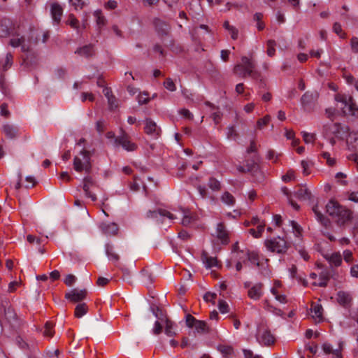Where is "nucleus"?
<instances>
[{"label": "nucleus", "mask_w": 358, "mask_h": 358, "mask_svg": "<svg viewBox=\"0 0 358 358\" xmlns=\"http://www.w3.org/2000/svg\"><path fill=\"white\" fill-rule=\"evenodd\" d=\"M327 213L339 227L344 226L352 219L350 210L340 205L337 201L331 200L326 205Z\"/></svg>", "instance_id": "obj_1"}, {"label": "nucleus", "mask_w": 358, "mask_h": 358, "mask_svg": "<svg viewBox=\"0 0 358 358\" xmlns=\"http://www.w3.org/2000/svg\"><path fill=\"white\" fill-rule=\"evenodd\" d=\"M255 68L256 65L252 59L247 57H243L241 62L235 65L234 73L241 78H245L248 76L254 80H258L260 78V73Z\"/></svg>", "instance_id": "obj_2"}, {"label": "nucleus", "mask_w": 358, "mask_h": 358, "mask_svg": "<svg viewBox=\"0 0 358 358\" xmlns=\"http://www.w3.org/2000/svg\"><path fill=\"white\" fill-rule=\"evenodd\" d=\"M92 153L85 149H82L73 159V169L77 172L84 171L89 173L92 169L91 157Z\"/></svg>", "instance_id": "obj_3"}, {"label": "nucleus", "mask_w": 358, "mask_h": 358, "mask_svg": "<svg viewBox=\"0 0 358 358\" xmlns=\"http://www.w3.org/2000/svg\"><path fill=\"white\" fill-rule=\"evenodd\" d=\"M256 339L260 345L264 346H270L273 345L275 341L271 331L263 325L257 327Z\"/></svg>", "instance_id": "obj_4"}, {"label": "nucleus", "mask_w": 358, "mask_h": 358, "mask_svg": "<svg viewBox=\"0 0 358 358\" xmlns=\"http://www.w3.org/2000/svg\"><path fill=\"white\" fill-rule=\"evenodd\" d=\"M265 246L269 251L279 254L285 253L288 248L286 241L280 237L265 241Z\"/></svg>", "instance_id": "obj_5"}, {"label": "nucleus", "mask_w": 358, "mask_h": 358, "mask_svg": "<svg viewBox=\"0 0 358 358\" xmlns=\"http://www.w3.org/2000/svg\"><path fill=\"white\" fill-rule=\"evenodd\" d=\"M114 143L116 146H121L127 152L135 151L138 148L136 143L130 141L129 136L122 129L120 134L115 138Z\"/></svg>", "instance_id": "obj_6"}, {"label": "nucleus", "mask_w": 358, "mask_h": 358, "mask_svg": "<svg viewBox=\"0 0 358 358\" xmlns=\"http://www.w3.org/2000/svg\"><path fill=\"white\" fill-rule=\"evenodd\" d=\"M319 94L317 92H306L301 99V103L306 111H312L317 103Z\"/></svg>", "instance_id": "obj_7"}, {"label": "nucleus", "mask_w": 358, "mask_h": 358, "mask_svg": "<svg viewBox=\"0 0 358 358\" xmlns=\"http://www.w3.org/2000/svg\"><path fill=\"white\" fill-rule=\"evenodd\" d=\"M146 217L149 219H155L157 222H162L165 217L173 221L177 219V217L172 213L165 209H157L156 210H149L146 213Z\"/></svg>", "instance_id": "obj_8"}, {"label": "nucleus", "mask_w": 358, "mask_h": 358, "mask_svg": "<svg viewBox=\"0 0 358 358\" xmlns=\"http://www.w3.org/2000/svg\"><path fill=\"white\" fill-rule=\"evenodd\" d=\"M145 132L148 136H150L151 138L154 139L158 138L161 135V128L157 126L155 122L150 118H147L145 120Z\"/></svg>", "instance_id": "obj_9"}, {"label": "nucleus", "mask_w": 358, "mask_h": 358, "mask_svg": "<svg viewBox=\"0 0 358 358\" xmlns=\"http://www.w3.org/2000/svg\"><path fill=\"white\" fill-rule=\"evenodd\" d=\"M64 9L58 3H52L50 5V15L54 24L58 25L62 20Z\"/></svg>", "instance_id": "obj_10"}, {"label": "nucleus", "mask_w": 358, "mask_h": 358, "mask_svg": "<svg viewBox=\"0 0 358 358\" xmlns=\"http://www.w3.org/2000/svg\"><path fill=\"white\" fill-rule=\"evenodd\" d=\"M87 296L86 289H73L69 292L66 293L65 297L71 302H79L85 299Z\"/></svg>", "instance_id": "obj_11"}, {"label": "nucleus", "mask_w": 358, "mask_h": 358, "mask_svg": "<svg viewBox=\"0 0 358 358\" xmlns=\"http://www.w3.org/2000/svg\"><path fill=\"white\" fill-rule=\"evenodd\" d=\"M99 229L106 235L115 236L117 234L119 227L115 222H101L99 226Z\"/></svg>", "instance_id": "obj_12"}, {"label": "nucleus", "mask_w": 358, "mask_h": 358, "mask_svg": "<svg viewBox=\"0 0 358 358\" xmlns=\"http://www.w3.org/2000/svg\"><path fill=\"white\" fill-rule=\"evenodd\" d=\"M215 234L217 239L220 240L223 245L228 244L229 241V232L223 223L220 222L217 224Z\"/></svg>", "instance_id": "obj_13"}, {"label": "nucleus", "mask_w": 358, "mask_h": 358, "mask_svg": "<svg viewBox=\"0 0 358 358\" xmlns=\"http://www.w3.org/2000/svg\"><path fill=\"white\" fill-rule=\"evenodd\" d=\"M263 288L264 285L262 283H256L248 289V296L253 300H259L263 295Z\"/></svg>", "instance_id": "obj_14"}, {"label": "nucleus", "mask_w": 358, "mask_h": 358, "mask_svg": "<svg viewBox=\"0 0 358 358\" xmlns=\"http://www.w3.org/2000/svg\"><path fill=\"white\" fill-rule=\"evenodd\" d=\"M13 36H15V34H12ZM16 38L13 37L10 41L9 45H11L13 48H17L19 46L21 47V50L22 52H29V46L24 44V37L20 36L19 37V34H16Z\"/></svg>", "instance_id": "obj_15"}, {"label": "nucleus", "mask_w": 358, "mask_h": 358, "mask_svg": "<svg viewBox=\"0 0 358 358\" xmlns=\"http://www.w3.org/2000/svg\"><path fill=\"white\" fill-rule=\"evenodd\" d=\"M180 214L182 216V224L185 227L189 226L194 222L196 219V216L188 209L181 208Z\"/></svg>", "instance_id": "obj_16"}, {"label": "nucleus", "mask_w": 358, "mask_h": 358, "mask_svg": "<svg viewBox=\"0 0 358 358\" xmlns=\"http://www.w3.org/2000/svg\"><path fill=\"white\" fill-rule=\"evenodd\" d=\"M260 157L259 154L252 155L250 159L245 161L246 167L249 172H257L259 170Z\"/></svg>", "instance_id": "obj_17"}, {"label": "nucleus", "mask_w": 358, "mask_h": 358, "mask_svg": "<svg viewBox=\"0 0 358 358\" xmlns=\"http://www.w3.org/2000/svg\"><path fill=\"white\" fill-rule=\"evenodd\" d=\"M94 185V180L92 177L87 176L83 179V190L85 192V196L87 197L90 198L93 201H96V196L94 194H92L90 189Z\"/></svg>", "instance_id": "obj_18"}, {"label": "nucleus", "mask_w": 358, "mask_h": 358, "mask_svg": "<svg viewBox=\"0 0 358 358\" xmlns=\"http://www.w3.org/2000/svg\"><path fill=\"white\" fill-rule=\"evenodd\" d=\"M2 131L4 134L10 139L15 138L17 137L19 134V129L17 127L8 123L3 125Z\"/></svg>", "instance_id": "obj_19"}, {"label": "nucleus", "mask_w": 358, "mask_h": 358, "mask_svg": "<svg viewBox=\"0 0 358 358\" xmlns=\"http://www.w3.org/2000/svg\"><path fill=\"white\" fill-rule=\"evenodd\" d=\"M12 23L8 19H2L0 21V37L6 38L11 34L10 28Z\"/></svg>", "instance_id": "obj_20"}, {"label": "nucleus", "mask_w": 358, "mask_h": 358, "mask_svg": "<svg viewBox=\"0 0 358 358\" xmlns=\"http://www.w3.org/2000/svg\"><path fill=\"white\" fill-rule=\"evenodd\" d=\"M313 211L317 220L319 221L325 228H328L331 225V222L329 219L324 216V215L318 210L317 205L313 207Z\"/></svg>", "instance_id": "obj_21"}, {"label": "nucleus", "mask_w": 358, "mask_h": 358, "mask_svg": "<svg viewBox=\"0 0 358 358\" xmlns=\"http://www.w3.org/2000/svg\"><path fill=\"white\" fill-rule=\"evenodd\" d=\"M342 109L343 113L345 115H349L355 117L358 116V107L354 102L352 97H351V100L349 101V103H347V106L343 107Z\"/></svg>", "instance_id": "obj_22"}, {"label": "nucleus", "mask_w": 358, "mask_h": 358, "mask_svg": "<svg viewBox=\"0 0 358 358\" xmlns=\"http://www.w3.org/2000/svg\"><path fill=\"white\" fill-rule=\"evenodd\" d=\"M201 259L207 268H211L212 267L216 266L217 265V258L209 256L208 254L205 251H203L201 254Z\"/></svg>", "instance_id": "obj_23"}, {"label": "nucleus", "mask_w": 358, "mask_h": 358, "mask_svg": "<svg viewBox=\"0 0 358 358\" xmlns=\"http://www.w3.org/2000/svg\"><path fill=\"white\" fill-rule=\"evenodd\" d=\"M352 298L349 293L339 291L337 293V301L338 303L344 307L348 306L351 302Z\"/></svg>", "instance_id": "obj_24"}, {"label": "nucleus", "mask_w": 358, "mask_h": 358, "mask_svg": "<svg viewBox=\"0 0 358 358\" xmlns=\"http://www.w3.org/2000/svg\"><path fill=\"white\" fill-rule=\"evenodd\" d=\"M294 196L301 201H308L310 199L311 193L307 189L304 187L299 188L297 191L294 192Z\"/></svg>", "instance_id": "obj_25"}, {"label": "nucleus", "mask_w": 358, "mask_h": 358, "mask_svg": "<svg viewBox=\"0 0 358 358\" xmlns=\"http://www.w3.org/2000/svg\"><path fill=\"white\" fill-rule=\"evenodd\" d=\"M310 311L312 317L317 322L322 320L323 308L320 304L313 303L311 306Z\"/></svg>", "instance_id": "obj_26"}, {"label": "nucleus", "mask_w": 358, "mask_h": 358, "mask_svg": "<svg viewBox=\"0 0 358 358\" xmlns=\"http://www.w3.org/2000/svg\"><path fill=\"white\" fill-rule=\"evenodd\" d=\"M106 254L108 257L109 260L117 263L120 259V256L117 254L114 250V248L110 244H106L105 246Z\"/></svg>", "instance_id": "obj_27"}, {"label": "nucleus", "mask_w": 358, "mask_h": 358, "mask_svg": "<svg viewBox=\"0 0 358 358\" xmlns=\"http://www.w3.org/2000/svg\"><path fill=\"white\" fill-rule=\"evenodd\" d=\"M75 53L82 57H90L94 54L93 46L92 45H84L78 48Z\"/></svg>", "instance_id": "obj_28"}, {"label": "nucleus", "mask_w": 358, "mask_h": 358, "mask_svg": "<svg viewBox=\"0 0 358 358\" xmlns=\"http://www.w3.org/2000/svg\"><path fill=\"white\" fill-rule=\"evenodd\" d=\"M4 316L6 320L12 325H14L17 323V315L14 310L8 307L7 308H5L4 310Z\"/></svg>", "instance_id": "obj_29"}, {"label": "nucleus", "mask_w": 358, "mask_h": 358, "mask_svg": "<svg viewBox=\"0 0 358 358\" xmlns=\"http://www.w3.org/2000/svg\"><path fill=\"white\" fill-rule=\"evenodd\" d=\"M205 104L207 106H209L211 110L213 111L211 113V117H212L213 120L214 121L215 124H217L221 120V117H222L221 113L219 111L218 108H216L210 102L206 101L205 103Z\"/></svg>", "instance_id": "obj_30"}, {"label": "nucleus", "mask_w": 358, "mask_h": 358, "mask_svg": "<svg viewBox=\"0 0 358 358\" xmlns=\"http://www.w3.org/2000/svg\"><path fill=\"white\" fill-rule=\"evenodd\" d=\"M162 322L165 324V334L168 336H173L176 334L174 329V324L172 321L169 320L168 318H165L164 320L161 318Z\"/></svg>", "instance_id": "obj_31"}, {"label": "nucleus", "mask_w": 358, "mask_h": 358, "mask_svg": "<svg viewBox=\"0 0 358 358\" xmlns=\"http://www.w3.org/2000/svg\"><path fill=\"white\" fill-rule=\"evenodd\" d=\"M66 23L73 29H76L78 34L81 33L79 21L77 20V18L75 17L73 14L69 15L68 20L66 22Z\"/></svg>", "instance_id": "obj_32"}, {"label": "nucleus", "mask_w": 358, "mask_h": 358, "mask_svg": "<svg viewBox=\"0 0 358 358\" xmlns=\"http://www.w3.org/2000/svg\"><path fill=\"white\" fill-rule=\"evenodd\" d=\"M329 274L327 271H322L320 275L317 282H313V285L319 287H326L329 280Z\"/></svg>", "instance_id": "obj_33"}, {"label": "nucleus", "mask_w": 358, "mask_h": 358, "mask_svg": "<svg viewBox=\"0 0 358 358\" xmlns=\"http://www.w3.org/2000/svg\"><path fill=\"white\" fill-rule=\"evenodd\" d=\"M155 25L157 31L161 34H166L169 30V25L160 20H156Z\"/></svg>", "instance_id": "obj_34"}, {"label": "nucleus", "mask_w": 358, "mask_h": 358, "mask_svg": "<svg viewBox=\"0 0 358 358\" xmlns=\"http://www.w3.org/2000/svg\"><path fill=\"white\" fill-rule=\"evenodd\" d=\"M194 328L196 332L199 334L208 333L210 331L207 323L203 320H198L196 322Z\"/></svg>", "instance_id": "obj_35"}, {"label": "nucleus", "mask_w": 358, "mask_h": 358, "mask_svg": "<svg viewBox=\"0 0 358 358\" xmlns=\"http://www.w3.org/2000/svg\"><path fill=\"white\" fill-rule=\"evenodd\" d=\"M13 55L11 53L8 52L6 55V58L4 59L0 60V65L2 66L3 71H6L9 69L13 64Z\"/></svg>", "instance_id": "obj_36"}, {"label": "nucleus", "mask_w": 358, "mask_h": 358, "mask_svg": "<svg viewBox=\"0 0 358 358\" xmlns=\"http://www.w3.org/2000/svg\"><path fill=\"white\" fill-rule=\"evenodd\" d=\"M282 192L287 196L289 203L295 209L299 210V206L293 201L292 194L290 193L289 190L286 187H282L281 188Z\"/></svg>", "instance_id": "obj_37"}, {"label": "nucleus", "mask_w": 358, "mask_h": 358, "mask_svg": "<svg viewBox=\"0 0 358 358\" xmlns=\"http://www.w3.org/2000/svg\"><path fill=\"white\" fill-rule=\"evenodd\" d=\"M87 306L86 303H79L76 306L75 309V316L78 318H80L84 315H85L87 312Z\"/></svg>", "instance_id": "obj_38"}, {"label": "nucleus", "mask_w": 358, "mask_h": 358, "mask_svg": "<svg viewBox=\"0 0 358 358\" xmlns=\"http://www.w3.org/2000/svg\"><path fill=\"white\" fill-rule=\"evenodd\" d=\"M221 200L224 203L228 206H233L235 203V198L229 192L223 193L221 196Z\"/></svg>", "instance_id": "obj_39"}, {"label": "nucleus", "mask_w": 358, "mask_h": 358, "mask_svg": "<svg viewBox=\"0 0 358 358\" xmlns=\"http://www.w3.org/2000/svg\"><path fill=\"white\" fill-rule=\"evenodd\" d=\"M331 266H338L342 262L341 255L338 253H334L328 258Z\"/></svg>", "instance_id": "obj_40"}, {"label": "nucleus", "mask_w": 358, "mask_h": 358, "mask_svg": "<svg viewBox=\"0 0 358 358\" xmlns=\"http://www.w3.org/2000/svg\"><path fill=\"white\" fill-rule=\"evenodd\" d=\"M94 15L96 17V24L101 27L102 26H104L106 24V18L102 15L101 11L100 10H96L94 13Z\"/></svg>", "instance_id": "obj_41"}, {"label": "nucleus", "mask_w": 358, "mask_h": 358, "mask_svg": "<svg viewBox=\"0 0 358 358\" xmlns=\"http://www.w3.org/2000/svg\"><path fill=\"white\" fill-rule=\"evenodd\" d=\"M351 97L352 96H347L345 94H338L335 96V100L338 102L341 103L343 107H346L347 103H349V101L351 100Z\"/></svg>", "instance_id": "obj_42"}, {"label": "nucleus", "mask_w": 358, "mask_h": 358, "mask_svg": "<svg viewBox=\"0 0 358 358\" xmlns=\"http://www.w3.org/2000/svg\"><path fill=\"white\" fill-rule=\"evenodd\" d=\"M53 324L51 322H47L45 324V329L43 331V336L51 338L53 336L54 331L52 330Z\"/></svg>", "instance_id": "obj_43"}, {"label": "nucleus", "mask_w": 358, "mask_h": 358, "mask_svg": "<svg viewBox=\"0 0 358 358\" xmlns=\"http://www.w3.org/2000/svg\"><path fill=\"white\" fill-rule=\"evenodd\" d=\"M321 156L324 159H326L327 161V164L329 166H334L336 163V160L335 158L334 157H331V155L329 152H322V154H321Z\"/></svg>", "instance_id": "obj_44"}, {"label": "nucleus", "mask_w": 358, "mask_h": 358, "mask_svg": "<svg viewBox=\"0 0 358 358\" xmlns=\"http://www.w3.org/2000/svg\"><path fill=\"white\" fill-rule=\"evenodd\" d=\"M264 224H259L257 226V230L255 229H250L249 230V232L255 238H259L261 236L262 232L264 231Z\"/></svg>", "instance_id": "obj_45"}, {"label": "nucleus", "mask_w": 358, "mask_h": 358, "mask_svg": "<svg viewBox=\"0 0 358 358\" xmlns=\"http://www.w3.org/2000/svg\"><path fill=\"white\" fill-rule=\"evenodd\" d=\"M208 187L213 191H217L220 189V182L215 178H210L208 183Z\"/></svg>", "instance_id": "obj_46"}, {"label": "nucleus", "mask_w": 358, "mask_h": 358, "mask_svg": "<svg viewBox=\"0 0 358 358\" xmlns=\"http://www.w3.org/2000/svg\"><path fill=\"white\" fill-rule=\"evenodd\" d=\"M246 255H247L248 261H250L251 262V264L256 265L257 266H259L258 255L255 252L247 251Z\"/></svg>", "instance_id": "obj_47"}, {"label": "nucleus", "mask_w": 358, "mask_h": 358, "mask_svg": "<svg viewBox=\"0 0 358 358\" xmlns=\"http://www.w3.org/2000/svg\"><path fill=\"white\" fill-rule=\"evenodd\" d=\"M344 127L339 123H334L330 126L331 132L336 136L340 135Z\"/></svg>", "instance_id": "obj_48"}, {"label": "nucleus", "mask_w": 358, "mask_h": 358, "mask_svg": "<svg viewBox=\"0 0 358 358\" xmlns=\"http://www.w3.org/2000/svg\"><path fill=\"white\" fill-rule=\"evenodd\" d=\"M275 42L273 40H268L267 41V55L269 57H273L275 52Z\"/></svg>", "instance_id": "obj_49"}, {"label": "nucleus", "mask_w": 358, "mask_h": 358, "mask_svg": "<svg viewBox=\"0 0 358 358\" xmlns=\"http://www.w3.org/2000/svg\"><path fill=\"white\" fill-rule=\"evenodd\" d=\"M302 136L306 143H313L315 139V134L302 131Z\"/></svg>", "instance_id": "obj_50"}, {"label": "nucleus", "mask_w": 358, "mask_h": 358, "mask_svg": "<svg viewBox=\"0 0 358 358\" xmlns=\"http://www.w3.org/2000/svg\"><path fill=\"white\" fill-rule=\"evenodd\" d=\"M69 1L76 10L82 9L87 5V3L84 0H69Z\"/></svg>", "instance_id": "obj_51"}, {"label": "nucleus", "mask_w": 358, "mask_h": 358, "mask_svg": "<svg viewBox=\"0 0 358 358\" xmlns=\"http://www.w3.org/2000/svg\"><path fill=\"white\" fill-rule=\"evenodd\" d=\"M247 154H258L257 152V145L255 140H252L250 141L249 147L246 150Z\"/></svg>", "instance_id": "obj_52"}, {"label": "nucleus", "mask_w": 358, "mask_h": 358, "mask_svg": "<svg viewBox=\"0 0 358 358\" xmlns=\"http://www.w3.org/2000/svg\"><path fill=\"white\" fill-rule=\"evenodd\" d=\"M271 120L269 115H266L263 118L258 120L257 122V127L261 129L264 126L266 125Z\"/></svg>", "instance_id": "obj_53"}, {"label": "nucleus", "mask_w": 358, "mask_h": 358, "mask_svg": "<svg viewBox=\"0 0 358 358\" xmlns=\"http://www.w3.org/2000/svg\"><path fill=\"white\" fill-rule=\"evenodd\" d=\"M164 87L171 92H174L176 90V85L171 78H167L164 83Z\"/></svg>", "instance_id": "obj_54"}, {"label": "nucleus", "mask_w": 358, "mask_h": 358, "mask_svg": "<svg viewBox=\"0 0 358 358\" xmlns=\"http://www.w3.org/2000/svg\"><path fill=\"white\" fill-rule=\"evenodd\" d=\"M198 320H196L195 317H194L190 314H188L186 315V324L188 327L192 328L194 327L196 324V322H197Z\"/></svg>", "instance_id": "obj_55"}, {"label": "nucleus", "mask_w": 358, "mask_h": 358, "mask_svg": "<svg viewBox=\"0 0 358 358\" xmlns=\"http://www.w3.org/2000/svg\"><path fill=\"white\" fill-rule=\"evenodd\" d=\"M163 325L158 320L155 322L154 327L152 329V333L155 335H159L162 332Z\"/></svg>", "instance_id": "obj_56"}, {"label": "nucleus", "mask_w": 358, "mask_h": 358, "mask_svg": "<svg viewBox=\"0 0 358 358\" xmlns=\"http://www.w3.org/2000/svg\"><path fill=\"white\" fill-rule=\"evenodd\" d=\"M218 308L222 313H227L229 312V306L227 303L223 300L219 301Z\"/></svg>", "instance_id": "obj_57"}, {"label": "nucleus", "mask_w": 358, "mask_h": 358, "mask_svg": "<svg viewBox=\"0 0 358 358\" xmlns=\"http://www.w3.org/2000/svg\"><path fill=\"white\" fill-rule=\"evenodd\" d=\"M301 167L303 169V173L305 176H308L310 174L309 168L310 166V163L308 161L302 160L301 162Z\"/></svg>", "instance_id": "obj_58"}, {"label": "nucleus", "mask_w": 358, "mask_h": 358, "mask_svg": "<svg viewBox=\"0 0 358 358\" xmlns=\"http://www.w3.org/2000/svg\"><path fill=\"white\" fill-rule=\"evenodd\" d=\"M289 222L290 223L292 230L295 233L296 236H299L301 231V227L295 221L289 220Z\"/></svg>", "instance_id": "obj_59"}, {"label": "nucleus", "mask_w": 358, "mask_h": 358, "mask_svg": "<svg viewBox=\"0 0 358 358\" xmlns=\"http://www.w3.org/2000/svg\"><path fill=\"white\" fill-rule=\"evenodd\" d=\"M218 350L224 355H231L233 352V348L229 345H219Z\"/></svg>", "instance_id": "obj_60"}, {"label": "nucleus", "mask_w": 358, "mask_h": 358, "mask_svg": "<svg viewBox=\"0 0 358 358\" xmlns=\"http://www.w3.org/2000/svg\"><path fill=\"white\" fill-rule=\"evenodd\" d=\"M294 178V171L293 170H289L287 173L282 176V180L285 182H289Z\"/></svg>", "instance_id": "obj_61"}, {"label": "nucleus", "mask_w": 358, "mask_h": 358, "mask_svg": "<svg viewBox=\"0 0 358 358\" xmlns=\"http://www.w3.org/2000/svg\"><path fill=\"white\" fill-rule=\"evenodd\" d=\"M142 275L144 278V281L148 283H152L153 281V276L148 271L143 269L142 271Z\"/></svg>", "instance_id": "obj_62"}, {"label": "nucleus", "mask_w": 358, "mask_h": 358, "mask_svg": "<svg viewBox=\"0 0 358 358\" xmlns=\"http://www.w3.org/2000/svg\"><path fill=\"white\" fill-rule=\"evenodd\" d=\"M351 50L355 53H358V38L352 37L350 41Z\"/></svg>", "instance_id": "obj_63"}, {"label": "nucleus", "mask_w": 358, "mask_h": 358, "mask_svg": "<svg viewBox=\"0 0 358 358\" xmlns=\"http://www.w3.org/2000/svg\"><path fill=\"white\" fill-rule=\"evenodd\" d=\"M15 341L17 345L22 349H27L29 348V345L21 336H17Z\"/></svg>", "instance_id": "obj_64"}]
</instances>
